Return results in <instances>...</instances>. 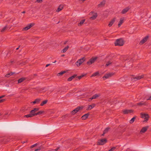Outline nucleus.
<instances>
[{"label": "nucleus", "instance_id": "obj_20", "mask_svg": "<svg viewBox=\"0 0 151 151\" xmlns=\"http://www.w3.org/2000/svg\"><path fill=\"white\" fill-rule=\"evenodd\" d=\"M39 109L38 108H35L32 110L30 111V113H31V114H35L37 111H38Z\"/></svg>", "mask_w": 151, "mask_h": 151}, {"label": "nucleus", "instance_id": "obj_8", "mask_svg": "<svg viewBox=\"0 0 151 151\" xmlns=\"http://www.w3.org/2000/svg\"><path fill=\"white\" fill-rule=\"evenodd\" d=\"M34 25L33 23H30L28 24L26 27L23 28L22 29L23 31H26L30 29L32 26Z\"/></svg>", "mask_w": 151, "mask_h": 151}, {"label": "nucleus", "instance_id": "obj_24", "mask_svg": "<svg viewBox=\"0 0 151 151\" xmlns=\"http://www.w3.org/2000/svg\"><path fill=\"white\" fill-rule=\"evenodd\" d=\"M89 115L88 114H86L84 115L82 117V119L84 120L86 119L88 117Z\"/></svg>", "mask_w": 151, "mask_h": 151}, {"label": "nucleus", "instance_id": "obj_51", "mask_svg": "<svg viewBox=\"0 0 151 151\" xmlns=\"http://www.w3.org/2000/svg\"><path fill=\"white\" fill-rule=\"evenodd\" d=\"M50 64H47L46 65V67H48V66H49V65H50Z\"/></svg>", "mask_w": 151, "mask_h": 151}, {"label": "nucleus", "instance_id": "obj_55", "mask_svg": "<svg viewBox=\"0 0 151 151\" xmlns=\"http://www.w3.org/2000/svg\"><path fill=\"white\" fill-rule=\"evenodd\" d=\"M104 134V132H103V133L102 134V136H104V134Z\"/></svg>", "mask_w": 151, "mask_h": 151}, {"label": "nucleus", "instance_id": "obj_2", "mask_svg": "<svg viewBox=\"0 0 151 151\" xmlns=\"http://www.w3.org/2000/svg\"><path fill=\"white\" fill-rule=\"evenodd\" d=\"M124 42L122 39H120L117 40L115 43V46H122L124 44Z\"/></svg>", "mask_w": 151, "mask_h": 151}, {"label": "nucleus", "instance_id": "obj_16", "mask_svg": "<svg viewBox=\"0 0 151 151\" xmlns=\"http://www.w3.org/2000/svg\"><path fill=\"white\" fill-rule=\"evenodd\" d=\"M123 112L124 114H127L132 113L133 111L132 110L124 109L123 110Z\"/></svg>", "mask_w": 151, "mask_h": 151}, {"label": "nucleus", "instance_id": "obj_26", "mask_svg": "<svg viewBox=\"0 0 151 151\" xmlns=\"http://www.w3.org/2000/svg\"><path fill=\"white\" fill-rule=\"evenodd\" d=\"M112 61H109L107 62L106 63L105 66L106 67L112 65Z\"/></svg>", "mask_w": 151, "mask_h": 151}, {"label": "nucleus", "instance_id": "obj_42", "mask_svg": "<svg viewBox=\"0 0 151 151\" xmlns=\"http://www.w3.org/2000/svg\"><path fill=\"white\" fill-rule=\"evenodd\" d=\"M32 115H33V116H36V115H39V112H37V113H36L35 114H32Z\"/></svg>", "mask_w": 151, "mask_h": 151}, {"label": "nucleus", "instance_id": "obj_32", "mask_svg": "<svg viewBox=\"0 0 151 151\" xmlns=\"http://www.w3.org/2000/svg\"><path fill=\"white\" fill-rule=\"evenodd\" d=\"M65 73L66 71H65L61 72H60L57 74V76H60L62 75L64 73Z\"/></svg>", "mask_w": 151, "mask_h": 151}, {"label": "nucleus", "instance_id": "obj_7", "mask_svg": "<svg viewBox=\"0 0 151 151\" xmlns=\"http://www.w3.org/2000/svg\"><path fill=\"white\" fill-rule=\"evenodd\" d=\"M114 73H109L107 74H106L103 77V78L107 79L111 77L113 75H114Z\"/></svg>", "mask_w": 151, "mask_h": 151}, {"label": "nucleus", "instance_id": "obj_25", "mask_svg": "<svg viewBox=\"0 0 151 151\" xmlns=\"http://www.w3.org/2000/svg\"><path fill=\"white\" fill-rule=\"evenodd\" d=\"M85 21V19L81 20L80 22L78 24V26H82Z\"/></svg>", "mask_w": 151, "mask_h": 151}, {"label": "nucleus", "instance_id": "obj_6", "mask_svg": "<svg viewBox=\"0 0 151 151\" xmlns=\"http://www.w3.org/2000/svg\"><path fill=\"white\" fill-rule=\"evenodd\" d=\"M85 60V58L83 57L78 60L76 63L77 66H80Z\"/></svg>", "mask_w": 151, "mask_h": 151}, {"label": "nucleus", "instance_id": "obj_14", "mask_svg": "<svg viewBox=\"0 0 151 151\" xmlns=\"http://www.w3.org/2000/svg\"><path fill=\"white\" fill-rule=\"evenodd\" d=\"M64 7V5L63 4H61L59 5L58 6L57 9L56 10V12H58L61 11Z\"/></svg>", "mask_w": 151, "mask_h": 151}, {"label": "nucleus", "instance_id": "obj_39", "mask_svg": "<svg viewBox=\"0 0 151 151\" xmlns=\"http://www.w3.org/2000/svg\"><path fill=\"white\" fill-rule=\"evenodd\" d=\"M42 149V147H39L37 149H36L35 150V151H40V150H41Z\"/></svg>", "mask_w": 151, "mask_h": 151}, {"label": "nucleus", "instance_id": "obj_28", "mask_svg": "<svg viewBox=\"0 0 151 151\" xmlns=\"http://www.w3.org/2000/svg\"><path fill=\"white\" fill-rule=\"evenodd\" d=\"M33 117L32 114H31V113H30L29 114L25 115L24 116V117H25L27 118L31 117Z\"/></svg>", "mask_w": 151, "mask_h": 151}, {"label": "nucleus", "instance_id": "obj_29", "mask_svg": "<svg viewBox=\"0 0 151 151\" xmlns=\"http://www.w3.org/2000/svg\"><path fill=\"white\" fill-rule=\"evenodd\" d=\"M144 77V76L143 75H141V76H139L136 77H135V78H134V79H136L137 80H139L141 79V78H143Z\"/></svg>", "mask_w": 151, "mask_h": 151}, {"label": "nucleus", "instance_id": "obj_35", "mask_svg": "<svg viewBox=\"0 0 151 151\" xmlns=\"http://www.w3.org/2000/svg\"><path fill=\"white\" fill-rule=\"evenodd\" d=\"M135 118H136V117H134L133 118H132L130 121V122H129L130 123V124L134 122Z\"/></svg>", "mask_w": 151, "mask_h": 151}, {"label": "nucleus", "instance_id": "obj_18", "mask_svg": "<svg viewBox=\"0 0 151 151\" xmlns=\"http://www.w3.org/2000/svg\"><path fill=\"white\" fill-rule=\"evenodd\" d=\"M148 127V126L143 127L140 130V133L142 134L145 132L147 130Z\"/></svg>", "mask_w": 151, "mask_h": 151}, {"label": "nucleus", "instance_id": "obj_60", "mask_svg": "<svg viewBox=\"0 0 151 151\" xmlns=\"http://www.w3.org/2000/svg\"><path fill=\"white\" fill-rule=\"evenodd\" d=\"M18 49H19V48H17L16 49V50H18Z\"/></svg>", "mask_w": 151, "mask_h": 151}, {"label": "nucleus", "instance_id": "obj_47", "mask_svg": "<svg viewBox=\"0 0 151 151\" xmlns=\"http://www.w3.org/2000/svg\"><path fill=\"white\" fill-rule=\"evenodd\" d=\"M37 1L38 3H41L42 1V0H37Z\"/></svg>", "mask_w": 151, "mask_h": 151}, {"label": "nucleus", "instance_id": "obj_49", "mask_svg": "<svg viewBox=\"0 0 151 151\" xmlns=\"http://www.w3.org/2000/svg\"><path fill=\"white\" fill-rule=\"evenodd\" d=\"M5 101V99H2L0 100V102L1 103L2 102L4 101Z\"/></svg>", "mask_w": 151, "mask_h": 151}, {"label": "nucleus", "instance_id": "obj_43", "mask_svg": "<svg viewBox=\"0 0 151 151\" xmlns=\"http://www.w3.org/2000/svg\"><path fill=\"white\" fill-rule=\"evenodd\" d=\"M115 148V147H113L111 149L109 150L108 151H113L114 150Z\"/></svg>", "mask_w": 151, "mask_h": 151}, {"label": "nucleus", "instance_id": "obj_5", "mask_svg": "<svg viewBox=\"0 0 151 151\" xmlns=\"http://www.w3.org/2000/svg\"><path fill=\"white\" fill-rule=\"evenodd\" d=\"M107 140L106 139H103L99 140L98 141V145H103L107 142Z\"/></svg>", "mask_w": 151, "mask_h": 151}, {"label": "nucleus", "instance_id": "obj_30", "mask_svg": "<svg viewBox=\"0 0 151 151\" xmlns=\"http://www.w3.org/2000/svg\"><path fill=\"white\" fill-rule=\"evenodd\" d=\"M47 102V100L43 101L40 104L41 106H43L45 104H46Z\"/></svg>", "mask_w": 151, "mask_h": 151}, {"label": "nucleus", "instance_id": "obj_11", "mask_svg": "<svg viewBox=\"0 0 151 151\" xmlns=\"http://www.w3.org/2000/svg\"><path fill=\"white\" fill-rule=\"evenodd\" d=\"M100 96V94L99 93L93 95L91 98L90 99H89L88 101H90L93 99H96V98L99 97Z\"/></svg>", "mask_w": 151, "mask_h": 151}, {"label": "nucleus", "instance_id": "obj_61", "mask_svg": "<svg viewBox=\"0 0 151 151\" xmlns=\"http://www.w3.org/2000/svg\"><path fill=\"white\" fill-rule=\"evenodd\" d=\"M56 62V61H55L54 62V63H55Z\"/></svg>", "mask_w": 151, "mask_h": 151}, {"label": "nucleus", "instance_id": "obj_54", "mask_svg": "<svg viewBox=\"0 0 151 151\" xmlns=\"http://www.w3.org/2000/svg\"><path fill=\"white\" fill-rule=\"evenodd\" d=\"M8 113H6L5 114V115H8Z\"/></svg>", "mask_w": 151, "mask_h": 151}, {"label": "nucleus", "instance_id": "obj_13", "mask_svg": "<svg viewBox=\"0 0 151 151\" xmlns=\"http://www.w3.org/2000/svg\"><path fill=\"white\" fill-rule=\"evenodd\" d=\"M116 20V18L114 17L111 20V21L109 22L108 26L109 27H111L113 24Z\"/></svg>", "mask_w": 151, "mask_h": 151}, {"label": "nucleus", "instance_id": "obj_59", "mask_svg": "<svg viewBox=\"0 0 151 151\" xmlns=\"http://www.w3.org/2000/svg\"><path fill=\"white\" fill-rule=\"evenodd\" d=\"M13 62V61H11V63H12Z\"/></svg>", "mask_w": 151, "mask_h": 151}, {"label": "nucleus", "instance_id": "obj_50", "mask_svg": "<svg viewBox=\"0 0 151 151\" xmlns=\"http://www.w3.org/2000/svg\"><path fill=\"white\" fill-rule=\"evenodd\" d=\"M5 96V95H3V96H0V99H1V98H3V97H4Z\"/></svg>", "mask_w": 151, "mask_h": 151}, {"label": "nucleus", "instance_id": "obj_1", "mask_svg": "<svg viewBox=\"0 0 151 151\" xmlns=\"http://www.w3.org/2000/svg\"><path fill=\"white\" fill-rule=\"evenodd\" d=\"M10 4L13 5L14 6L17 7L21 5V1L19 0H12L10 1Z\"/></svg>", "mask_w": 151, "mask_h": 151}, {"label": "nucleus", "instance_id": "obj_21", "mask_svg": "<svg viewBox=\"0 0 151 151\" xmlns=\"http://www.w3.org/2000/svg\"><path fill=\"white\" fill-rule=\"evenodd\" d=\"M9 141V139L6 138H1L0 139V141L1 142H2L3 143H5Z\"/></svg>", "mask_w": 151, "mask_h": 151}, {"label": "nucleus", "instance_id": "obj_31", "mask_svg": "<svg viewBox=\"0 0 151 151\" xmlns=\"http://www.w3.org/2000/svg\"><path fill=\"white\" fill-rule=\"evenodd\" d=\"M69 47L68 46H67L65 47L62 50V52L63 53L67 51V50H68L69 48Z\"/></svg>", "mask_w": 151, "mask_h": 151}, {"label": "nucleus", "instance_id": "obj_19", "mask_svg": "<svg viewBox=\"0 0 151 151\" xmlns=\"http://www.w3.org/2000/svg\"><path fill=\"white\" fill-rule=\"evenodd\" d=\"M124 18H121L120 19V21L119 22L118 24V27H119L121 25L124 23Z\"/></svg>", "mask_w": 151, "mask_h": 151}, {"label": "nucleus", "instance_id": "obj_17", "mask_svg": "<svg viewBox=\"0 0 151 151\" xmlns=\"http://www.w3.org/2000/svg\"><path fill=\"white\" fill-rule=\"evenodd\" d=\"M106 2V1L105 0L102 1L98 5V6L99 7L103 6L105 4Z\"/></svg>", "mask_w": 151, "mask_h": 151}, {"label": "nucleus", "instance_id": "obj_38", "mask_svg": "<svg viewBox=\"0 0 151 151\" xmlns=\"http://www.w3.org/2000/svg\"><path fill=\"white\" fill-rule=\"evenodd\" d=\"M7 28V27L6 26L4 27H3L1 30V32H3L5 31L6 30V29Z\"/></svg>", "mask_w": 151, "mask_h": 151}, {"label": "nucleus", "instance_id": "obj_36", "mask_svg": "<svg viewBox=\"0 0 151 151\" xmlns=\"http://www.w3.org/2000/svg\"><path fill=\"white\" fill-rule=\"evenodd\" d=\"M145 104L143 103L142 102L138 103L137 104V105L139 106H142L143 105H144Z\"/></svg>", "mask_w": 151, "mask_h": 151}, {"label": "nucleus", "instance_id": "obj_46", "mask_svg": "<svg viewBox=\"0 0 151 151\" xmlns=\"http://www.w3.org/2000/svg\"><path fill=\"white\" fill-rule=\"evenodd\" d=\"M83 76L82 75V76H79L78 77V79H81Z\"/></svg>", "mask_w": 151, "mask_h": 151}, {"label": "nucleus", "instance_id": "obj_4", "mask_svg": "<svg viewBox=\"0 0 151 151\" xmlns=\"http://www.w3.org/2000/svg\"><path fill=\"white\" fill-rule=\"evenodd\" d=\"M141 117L142 118L144 119L145 120L144 121H147L148 120L149 118V116L148 114H143V113H141L140 114Z\"/></svg>", "mask_w": 151, "mask_h": 151}, {"label": "nucleus", "instance_id": "obj_44", "mask_svg": "<svg viewBox=\"0 0 151 151\" xmlns=\"http://www.w3.org/2000/svg\"><path fill=\"white\" fill-rule=\"evenodd\" d=\"M39 115L41 114L44 112V111H40L38 112Z\"/></svg>", "mask_w": 151, "mask_h": 151}, {"label": "nucleus", "instance_id": "obj_58", "mask_svg": "<svg viewBox=\"0 0 151 151\" xmlns=\"http://www.w3.org/2000/svg\"><path fill=\"white\" fill-rule=\"evenodd\" d=\"M2 115V114H1V113H0V116H1Z\"/></svg>", "mask_w": 151, "mask_h": 151}, {"label": "nucleus", "instance_id": "obj_34", "mask_svg": "<svg viewBox=\"0 0 151 151\" xmlns=\"http://www.w3.org/2000/svg\"><path fill=\"white\" fill-rule=\"evenodd\" d=\"M99 74V73L98 72H96L94 73H93L91 76V77H92L93 76H95L98 75Z\"/></svg>", "mask_w": 151, "mask_h": 151}, {"label": "nucleus", "instance_id": "obj_3", "mask_svg": "<svg viewBox=\"0 0 151 151\" xmlns=\"http://www.w3.org/2000/svg\"><path fill=\"white\" fill-rule=\"evenodd\" d=\"M90 14L92 15V16L90 18V19L92 20L96 19L98 16L97 13L94 12H91L90 13Z\"/></svg>", "mask_w": 151, "mask_h": 151}, {"label": "nucleus", "instance_id": "obj_48", "mask_svg": "<svg viewBox=\"0 0 151 151\" xmlns=\"http://www.w3.org/2000/svg\"><path fill=\"white\" fill-rule=\"evenodd\" d=\"M146 100H151V96L149 97V98L146 99Z\"/></svg>", "mask_w": 151, "mask_h": 151}, {"label": "nucleus", "instance_id": "obj_37", "mask_svg": "<svg viewBox=\"0 0 151 151\" xmlns=\"http://www.w3.org/2000/svg\"><path fill=\"white\" fill-rule=\"evenodd\" d=\"M109 129V127H107V128H106L104 131V134H106V133H107Z\"/></svg>", "mask_w": 151, "mask_h": 151}, {"label": "nucleus", "instance_id": "obj_33", "mask_svg": "<svg viewBox=\"0 0 151 151\" xmlns=\"http://www.w3.org/2000/svg\"><path fill=\"white\" fill-rule=\"evenodd\" d=\"M25 79V78H23L19 79L18 81V83H19L22 82Z\"/></svg>", "mask_w": 151, "mask_h": 151}, {"label": "nucleus", "instance_id": "obj_10", "mask_svg": "<svg viewBox=\"0 0 151 151\" xmlns=\"http://www.w3.org/2000/svg\"><path fill=\"white\" fill-rule=\"evenodd\" d=\"M83 108V107H78L73 110L71 112V114H74L77 112L80 109H82Z\"/></svg>", "mask_w": 151, "mask_h": 151}, {"label": "nucleus", "instance_id": "obj_40", "mask_svg": "<svg viewBox=\"0 0 151 151\" xmlns=\"http://www.w3.org/2000/svg\"><path fill=\"white\" fill-rule=\"evenodd\" d=\"M13 74V73H10L7 74L5 76L6 77H8L9 76L12 75Z\"/></svg>", "mask_w": 151, "mask_h": 151}, {"label": "nucleus", "instance_id": "obj_52", "mask_svg": "<svg viewBox=\"0 0 151 151\" xmlns=\"http://www.w3.org/2000/svg\"><path fill=\"white\" fill-rule=\"evenodd\" d=\"M27 142V141H24L22 142V143H24L25 142Z\"/></svg>", "mask_w": 151, "mask_h": 151}, {"label": "nucleus", "instance_id": "obj_12", "mask_svg": "<svg viewBox=\"0 0 151 151\" xmlns=\"http://www.w3.org/2000/svg\"><path fill=\"white\" fill-rule=\"evenodd\" d=\"M148 38V36L145 37L141 40L139 42V44L142 45L147 40Z\"/></svg>", "mask_w": 151, "mask_h": 151}, {"label": "nucleus", "instance_id": "obj_57", "mask_svg": "<svg viewBox=\"0 0 151 151\" xmlns=\"http://www.w3.org/2000/svg\"><path fill=\"white\" fill-rule=\"evenodd\" d=\"M64 56V55H61V56H62V57Z\"/></svg>", "mask_w": 151, "mask_h": 151}, {"label": "nucleus", "instance_id": "obj_27", "mask_svg": "<svg viewBox=\"0 0 151 151\" xmlns=\"http://www.w3.org/2000/svg\"><path fill=\"white\" fill-rule=\"evenodd\" d=\"M76 76V75H74L72 76L70 78H68V81H71L74 78H75Z\"/></svg>", "mask_w": 151, "mask_h": 151}, {"label": "nucleus", "instance_id": "obj_22", "mask_svg": "<svg viewBox=\"0 0 151 151\" xmlns=\"http://www.w3.org/2000/svg\"><path fill=\"white\" fill-rule=\"evenodd\" d=\"M129 9V8L128 7H126L122 11L121 13L122 14H125L128 11Z\"/></svg>", "mask_w": 151, "mask_h": 151}, {"label": "nucleus", "instance_id": "obj_9", "mask_svg": "<svg viewBox=\"0 0 151 151\" xmlns=\"http://www.w3.org/2000/svg\"><path fill=\"white\" fill-rule=\"evenodd\" d=\"M97 59V57H94L91 58L88 61L87 64L89 65H91L94 63L96 61Z\"/></svg>", "mask_w": 151, "mask_h": 151}, {"label": "nucleus", "instance_id": "obj_45", "mask_svg": "<svg viewBox=\"0 0 151 151\" xmlns=\"http://www.w3.org/2000/svg\"><path fill=\"white\" fill-rule=\"evenodd\" d=\"M37 145V144H34V145H32L30 147V148H32L36 146Z\"/></svg>", "mask_w": 151, "mask_h": 151}, {"label": "nucleus", "instance_id": "obj_56", "mask_svg": "<svg viewBox=\"0 0 151 151\" xmlns=\"http://www.w3.org/2000/svg\"><path fill=\"white\" fill-rule=\"evenodd\" d=\"M22 13H25V11H23V12H22Z\"/></svg>", "mask_w": 151, "mask_h": 151}, {"label": "nucleus", "instance_id": "obj_41", "mask_svg": "<svg viewBox=\"0 0 151 151\" xmlns=\"http://www.w3.org/2000/svg\"><path fill=\"white\" fill-rule=\"evenodd\" d=\"M59 148H57L56 149H55L53 150V149H52L50 150H49L48 151H57L59 149Z\"/></svg>", "mask_w": 151, "mask_h": 151}, {"label": "nucleus", "instance_id": "obj_23", "mask_svg": "<svg viewBox=\"0 0 151 151\" xmlns=\"http://www.w3.org/2000/svg\"><path fill=\"white\" fill-rule=\"evenodd\" d=\"M95 104H93L91 105L88 106V108L87 109V110H89L91 109L93 107H95Z\"/></svg>", "mask_w": 151, "mask_h": 151}, {"label": "nucleus", "instance_id": "obj_15", "mask_svg": "<svg viewBox=\"0 0 151 151\" xmlns=\"http://www.w3.org/2000/svg\"><path fill=\"white\" fill-rule=\"evenodd\" d=\"M40 101V99H36L34 101L31 102V104L32 105H34L36 104H38L39 103Z\"/></svg>", "mask_w": 151, "mask_h": 151}, {"label": "nucleus", "instance_id": "obj_53", "mask_svg": "<svg viewBox=\"0 0 151 151\" xmlns=\"http://www.w3.org/2000/svg\"><path fill=\"white\" fill-rule=\"evenodd\" d=\"M104 16H105L106 17H107L108 15L107 14H106Z\"/></svg>", "mask_w": 151, "mask_h": 151}]
</instances>
